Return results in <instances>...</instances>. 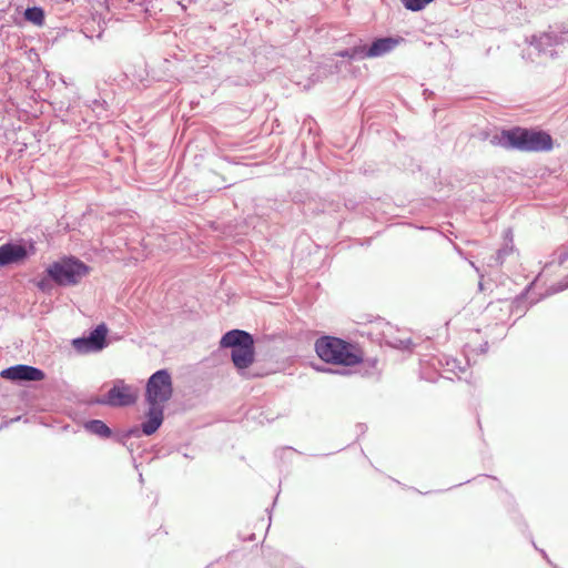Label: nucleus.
Wrapping results in <instances>:
<instances>
[{
  "instance_id": "nucleus-1",
  "label": "nucleus",
  "mask_w": 568,
  "mask_h": 568,
  "mask_svg": "<svg viewBox=\"0 0 568 568\" xmlns=\"http://www.w3.org/2000/svg\"><path fill=\"white\" fill-rule=\"evenodd\" d=\"M315 351L318 357L325 363L338 366L353 367L364 361L363 349L342 338L323 336L315 343Z\"/></svg>"
},
{
  "instance_id": "nucleus-2",
  "label": "nucleus",
  "mask_w": 568,
  "mask_h": 568,
  "mask_svg": "<svg viewBox=\"0 0 568 568\" xmlns=\"http://www.w3.org/2000/svg\"><path fill=\"white\" fill-rule=\"evenodd\" d=\"M221 347L231 348V358L237 369L248 368L255 361L254 339L245 331L232 329L223 335Z\"/></svg>"
},
{
  "instance_id": "nucleus-3",
  "label": "nucleus",
  "mask_w": 568,
  "mask_h": 568,
  "mask_svg": "<svg viewBox=\"0 0 568 568\" xmlns=\"http://www.w3.org/2000/svg\"><path fill=\"white\" fill-rule=\"evenodd\" d=\"M503 136L507 139L511 146L521 151H549L552 148L551 136L548 133L541 131L516 128L513 130L503 131Z\"/></svg>"
},
{
  "instance_id": "nucleus-4",
  "label": "nucleus",
  "mask_w": 568,
  "mask_h": 568,
  "mask_svg": "<svg viewBox=\"0 0 568 568\" xmlns=\"http://www.w3.org/2000/svg\"><path fill=\"white\" fill-rule=\"evenodd\" d=\"M89 273V267L79 260L64 258L48 268L49 276L59 285H74Z\"/></svg>"
},
{
  "instance_id": "nucleus-5",
  "label": "nucleus",
  "mask_w": 568,
  "mask_h": 568,
  "mask_svg": "<svg viewBox=\"0 0 568 568\" xmlns=\"http://www.w3.org/2000/svg\"><path fill=\"white\" fill-rule=\"evenodd\" d=\"M172 393V379L166 369H160L149 378L145 394L149 405L163 407V404L171 398Z\"/></svg>"
},
{
  "instance_id": "nucleus-6",
  "label": "nucleus",
  "mask_w": 568,
  "mask_h": 568,
  "mask_svg": "<svg viewBox=\"0 0 568 568\" xmlns=\"http://www.w3.org/2000/svg\"><path fill=\"white\" fill-rule=\"evenodd\" d=\"M138 388L125 384L123 381H118L108 392L106 398L102 400V403L110 406L120 407L132 405L138 400Z\"/></svg>"
},
{
  "instance_id": "nucleus-7",
  "label": "nucleus",
  "mask_w": 568,
  "mask_h": 568,
  "mask_svg": "<svg viewBox=\"0 0 568 568\" xmlns=\"http://www.w3.org/2000/svg\"><path fill=\"white\" fill-rule=\"evenodd\" d=\"M106 334L108 327L102 323L88 337L73 339L72 345L80 353L98 352L104 348Z\"/></svg>"
},
{
  "instance_id": "nucleus-8",
  "label": "nucleus",
  "mask_w": 568,
  "mask_h": 568,
  "mask_svg": "<svg viewBox=\"0 0 568 568\" xmlns=\"http://www.w3.org/2000/svg\"><path fill=\"white\" fill-rule=\"evenodd\" d=\"M0 376L12 382H40L45 374L37 367L19 364L3 369Z\"/></svg>"
},
{
  "instance_id": "nucleus-9",
  "label": "nucleus",
  "mask_w": 568,
  "mask_h": 568,
  "mask_svg": "<svg viewBox=\"0 0 568 568\" xmlns=\"http://www.w3.org/2000/svg\"><path fill=\"white\" fill-rule=\"evenodd\" d=\"M28 256L26 246L7 243L0 246V266L20 263Z\"/></svg>"
},
{
  "instance_id": "nucleus-10",
  "label": "nucleus",
  "mask_w": 568,
  "mask_h": 568,
  "mask_svg": "<svg viewBox=\"0 0 568 568\" xmlns=\"http://www.w3.org/2000/svg\"><path fill=\"white\" fill-rule=\"evenodd\" d=\"M148 420L142 424V430L145 435H152L158 430L163 422V407L149 405Z\"/></svg>"
},
{
  "instance_id": "nucleus-11",
  "label": "nucleus",
  "mask_w": 568,
  "mask_h": 568,
  "mask_svg": "<svg viewBox=\"0 0 568 568\" xmlns=\"http://www.w3.org/2000/svg\"><path fill=\"white\" fill-rule=\"evenodd\" d=\"M396 43L397 41L392 38L377 39L372 43L367 51L365 50L364 57L374 58L383 55L389 52L396 45Z\"/></svg>"
},
{
  "instance_id": "nucleus-12",
  "label": "nucleus",
  "mask_w": 568,
  "mask_h": 568,
  "mask_svg": "<svg viewBox=\"0 0 568 568\" xmlns=\"http://www.w3.org/2000/svg\"><path fill=\"white\" fill-rule=\"evenodd\" d=\"M24 18L27 21L34 26L42 27L44 24V11L40 7L28 8L24 11Z\"/></svg>"
},
{
  "instance_id": "nucleus-13",
  "label": "nucleus",
  "mask_w": 568,
  "mask_h": 568,
  "mask_svg": "<svg viewBox=\"0 0 568 568\" xmlns=\"http://www.w3.org/2000/svg\"><path fill=\"white\" fill-rule=\"evenodd\" d=\"M85 428L92 434L99 435L101 437H110L111 429L99 419L90 420L85 424Z\"/></svg>"
},
{
  "instance_id": "nucleus-14",
  "label": "nucleus",
  "mask_w": 568,
  "mask_h": 568,
  "mask_svg": "<svg viewBox=\"0 0 568 568\" xmlns=\"http://www.w3.org/2000/svg\"><path fill=\"white\" fill-rule=\"evenodd\" d=\"M364 52H365V47L358 45V47H354L352 50H344V51L336 52V55L341 57V58H349V59H354L356 57L364 58Z\"/></svg>"
},
{
  "instance_id": "nucleus-15",
  "label": "nucleus",
  "mask_w": 568,
  "mask_h": 568,
  "mask_svg": "<svg viewBox=\"0 0 568 568\" xmlns=\"http://www.w3.org/2000/svg\"><path fill=\"white\" fill-rule=\"evenodd\" d=\"M567 260H568V252L560 257L559 263L564 264Z\"/></svg>"
}]
</instances>
